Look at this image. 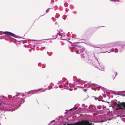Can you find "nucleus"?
<instances>
[{"instance_id":"1","label":"nucleus","mask_w":125,"mask_h":125,"mask_svg":"<svg viewBox=\"0 0 125 125\" xmlns=\"http://www.w3.org/2000/svg\"><path fill=\"white\" fill-rule=\"evenodd\" d=\"M111 102L112 104H114L115 106H116L120 109L122 110H125V102L120 103V102H117L118 103H117L115 101H112Z\"/></svg>"},{"instance_id":"2","label":"nucleus","mask_w":125,"mask_h":125,"mask_svg":"<svg viewBox=\"0 0 125 125\" xmlns=\"http://www.w3.org/2000/svg\"><path fill=\"white\" fill-rule=\"evenodd\" d=\"M103 115H99L94 117V120L91 121L89 120L90 122H102L104 121L103 120L104 118L103 117Z\"/></svg>"},{"instance_id":"3","label":"nucleus","mask_w":125,"mask_h":125,"mask_svg":"<svg viewBox=\"0 0 125 125\" xmlns=\"http://www.w3.org/2000/svg\"><path fill=\"white\" fill-rule=\"evenodd\" d=\"M19 96H18L17 97H16V99L15 100V104L17 103L18 104L17 105V106L18 105H19V106H20V104L23 103L25 101L21 98H20V97H18Z\"/></svg>"},{"instance_id":"4","label":"nucleus","mask_w":125,"mask_h":125,"mask_svg":"<svg viewBox=\"0 0 125 125\" xmlns=\"http://www.w3.org/2000/svg\"><path fill=\"white\" fill-rule=\"evenodd\" d=\"M75 125H94L93 123L92 124L88 120H85L83 123H77L75 124Z\"/></svg>"},{"instance_id":"5","label":"nucleus","mask_w":125,"mask_h":125,"mask_svg":"<svg viewBox=\"0 0 125 125\" xmlns=\"http://www.w3.org/2000/svg\"><path fill=\"white\" fill-rule=\"evenodd\" d=\"M3 34H6L8 35H10L11 36L15 38H17L18 37V36H17L16 35L12 32L9 31H3Z\"/></svg>"},{"instance_id":"6","label":"nucleus","mask_w":125,"mask_h":125,"mask_svg":"<svg viewBox=\"0 0 125 125\" xmlns=\"http://www.w3.org/2000/svg\"><path fill=\"white\" fill-rule=\"evenodd\" d=\"M82 49H79L80 48L79 47H75V48H76L77 50V51H76V53L77 54L79 53L80 54L84 52L85 49L84 47H81Z\"/></svg>"},{"instance_id":"7","label":"nucleus","mask_w":125,"mask_h":125,"mask_svg":"<svg viewBox=\"0 0 125 125\" xmlns=\"http://www.w3.org/2000/svg\"><path fill=\"white\" fill-rule=\"evenodd\" d=\"M94 57L96 61H95V63H94L93 65H94L95 67L97 68L98 66H100L98 60L97 58L95 56H94Z\"/></svg>"},{"instance_id":"8","label":"nucleus","mask_w":125,"mask_h":125,"mask_svg":"<svg viewBox=\"0 0 125 125\" xmlns=\"http://www.w3.org/2000/svg\"><path fill=\"white\" fill-rule=\"evenodd\" d=\"M20 93H19L18 94L16 95L15 96H13L12 97L11 95H8V97L9 98L11 99V100H14V101L16 99V97H17L18 96H19L20 95H20H19Z\"/></svg>"},{"instance_id":"9","label":"nucleus","mask_w":125,"mask_h":125,"mask_svg":"<svg viewBox=\"0 0 125 125\" xmlns=\"http://www.w3.org/2000/svg\"><path fill=\"white\" fill-rule=\"evenodd\" d=\"M118 51V49L117 48H112L111 49V50L109 52H107V51H106V52H104V53H105L106 52H107L108 53H110L111 52H117Z\"/></svg>"},{"instance_id":"10","label":"nucleus","mask_w":125,"mask_h":125,"mask_svg":"<svg viewBox=\"0 0 125 125\" xmlns=\"http://www.w3.org/2000/svg\"><path fill=\"white\" fill-rule=\"evenodd\" d=\"M124 45H123L122 46L120 44H119L118 45V49L120 51H122L124 50V49L123 48V46Z\"/></svg>"},{"instance_id":"11","label":"nucleus","mask_w":125,"mask_h":125,"mask_svg":"<svg viewBox=\"0 0 125 125\" xmlns=\"http://www.w3.org/2000/svg\"><path fill=\"white\" fill-rule=\"evenodd\" d=\"M81 57L82 58H83L84 59L85 58L86 56L87 55L86 53L84 52L82 53L81 54Z\"/></svg>"},{"instance_id":"12","label":"nucleus","mask_w":125,"mask_h":125,"mask_svg":"<svg viewBox=\"0 0 125 125\" xmlns=\"http://www.w3.org/2000/svg\"><path fill=\"white\" fill-rule=\"evenodd\" d=\"M80 44V43L79 42H74L73 43V45L75 46L74 47V48H75V47H77V46H79L80 45L79 44Z\"/></svg>"},{"instance_id":"13","label":"nucleus","mask_w":125,"mask_h":125,"mask_svg":"<svg viewBox=\"0 0 125 125\" xmlns=\"http://www.w3.org/2000/svg\"><path fill=\"white\" fill-rule=\"evenodd\" d=\"M87 62L89 64L91 65H93V64L94 63V62H93V61L92 60L89 59H88Z\"/></svg>"},{"instance_id":"14","label":"nucleus","mask_w":125,"mask_h":125,"mask_svg":"<svg viewBox=\"0 0 125 125\" xmlns=\"http://www.w3.org/2000/svg\"><path fill=\"white\" fill-rule=\"evenodd\" d=\"M76 81L77 82H79L83 83H84V81L82 80L79 79H76Z\"/></svg>"},{"instance_id":"15","label":"nucleus","mask_w":125,"mask_h":125,"mask_svg":"<svg viewBox=\"0 0 125 125\" xmlns=\"http://www.w3.org/2000/svg\"><path fill=\"white\" fill-rule=\"evenodd\" d=\"M42 90V89L40 88V89H37V90H32V91H33V92H34V93H32V94H34L35 93L39 92V91ZM31 91H32V90H31Z\"/></svg>"},{"instance_id":"16","label":"nucleus","mask_w":125,"mask_h":125,"mask_svg":"<svg viewBox=\"0 0 125 125\" xmlns=\"http://www.w3.org/2000/svg\"><path fill=\"white\" fill-rule=\"evenodd\" d=\"M97 68L101 71H103L104 70V68L101 67L100 66H98Z\"/></svg>"},{"instance_id":"17","label":"nucleus","mask_w":125,"mask_h":125,"mask_svg":"<svg viewBox=\"0 0 125 125\" xmlns=\"http://www.w3.org/2000/svg\"><path fill=\"white\" fill-rule=\"evenodd\" d=\"M77 108H78L77 107H73L72 108H71V109H69V110L70 111L72 109L73 110H75L77 109Z\"/></svg>"},{"instance_id":"18","label":"nucleus","mask_w":125,"mask_h":125,"mask_svg":"<svg viewBox=\"0 0 125 125\" xmlns=\"http://www.w3.org/2000/svg\"><path fill=\"white\" fill-rule=\"evenodd\" d=\"M95 85L96 84L95 83H91L90 84L89 86L90 87H91L92 86H95Z\"/></svg>"},{"instance_id":"19","label":"nucleus","mask_w":125,"mask_h":125,"mask_svg":"<svg viewBox=\"0 0 125 125\" xmlns=\"http://www.w3.org/2000/svg\"><path fill=\"white\" fill-rule=\"evenodd\" d=\"M63 37H62L61 35L60 34H59L58 33V37H57V38H63Z\"/></svg>"},{"instance_id":"20","label":"nucleus","mask_w":125,"mask_h":125,"mask_svg":"<svg viewBox=\"0 0 125 125\" xmlns=\"http://www.w3.org/2000/svg\"><path fill=\"white\" fill-rule=\"evenodd\" d=\"M66 15H64L63 16L62 18L64 20H65L66 19Z\"/></svg>"},{"instance_id":"21","label":"nucleus","mask_w":125,"mask_h":125,"mask_svg":"<svg viewBox=\"0 0 125 125\" xmlns=\"http://www.w3.org/2000/svg\"><path fill=\"white\" fill-rule=\"evenodd\" d=\"M15 109V108H13L12 109H9V111H14Z\"/></svg>"},{"instance_id":"22","label":"nucleus","mask_w":125,"mask_h":125,"mask_svg":"<svg viewBox=\"0 0 125 125\" xmlns=\"http://www.w3.org/2000/svg\"><path fill=\"white\" fill-rule=\"evenodd\" d=\"M5 98V97H4V96L3 95L2 96V95H0V98L1 99V98Z\"/></svg>"},{"instance_id":"23","label":"nucleus","mask_w":125,"mask_h":125,"mask_svg":"<svg viewBox=\"0 0 125 125\" xmlns=\"http://www.w3.org/2000/svg\"><path fill=\"white\" fill-rule=\"evenodd\" d=\"M77 47H79L80 48L79 49H82V48H81V47H83L81 46L80 45L79 46H77Z\"/></svg>"},{"instance_id":"24","label":"nucleus","mask_w":125,"mask_h":125,"mask_svg":"<svg viewBox=\"0 0 125 125\" xmlns=\"http://www.w3.org/2000/svg\"><path fill=\"white\" fill-rule=\"evenodd\" d=\"M55 38H51V39H46L44 40H52V39H55Z\"/></svg>"},{"instance_id":"25","label":"nucleus","mask_w":125,"mask_h":125,"mask_svg":"<svg viewBox=\"0 0 125 125\" xmlns=\"http://www.w3.org/2000/svg\"><path fill=\"white\" fill-rule=\"evenodd\" d=\"M55 121V120H53L52 121H51L50 122V123H52V122H54Z\"/></svg>"},{"instance_id":"26","label":"nucleus","mask_w":125,"mask_h":125,"mask_svg":"<svg viewBox=\"0 0 125 125\" xmlns=\"http://www.w3.org/2000/svg\"><path fill=\"white\" fill-rule=\"evenodd\" d=\"M84 85H83V86H81V87H80L79 86H77V87H80V88H81V87H83V86L84 87Z\"/></svg>"},{"instance_id":"27","label":"nucleus","mask_w":125,"mask_h":125,"mask_svg":"<svg viewBox=\"0 0 125 125\" xmlns=\"http://www.w3.org/2000/svg\"><path fill=\"white\" fill-rule=\"evenodd\" d=\"M50 8H48V9L47 10H46V12L47 13L48 12L49 9H50Z\"/></svg>"},{"instance_id":"28","label":"nucleus","mask_w":125,"mask_h":125,"mask_svg":"<svg viewBox=\"0 0 125 125\" xmlns=\"http://www.w3.org/2000/svg\"><path fill=\"white\" fill-rule=\"evenodd\" d=\"M115 77L117 75V72H115Z\"/></svg>"},{"instance_id":"29","label":"nucleus","mask_w":125,"mask_h":125,"mask_svg":"<svg viewBox=\"0 0 125 125\" xmlns=\"http://www.w3.org/2000/svg\"><path fill=\"white\" fill-rule=\"evenodd\" d=\"M58 33H57L55 35V36L56 38L57 37H58Z\"/></svg>"},{"instance_id":"30","label":"nucleus","mask_w":125,"mask_h":125,"mask_svg":"<svg viewBox=\"0 0 125 125\" xmlns=\"http://www.w3.org/2000/svg\"><path fill=\"white\" fill-rule=\"evenodd\" d=\"M122 120L125 123V119H122Z\"/></svg>"},{"instance_id":"31","label":"nucleus","mask_w":125,"mask_h":125,"mask_svg":"<svg viewBox=\"0 0 125 125\" xmlns=\"http://www.w3.org/2000/svg\"><path fill=\"white\" fill-rule=\"evenodd\" d=\"M94 97L95 98L94 99H95V100H97V99H98V98H96V97L95 96H94Z\"/></svg>"},{"instance_id":"32","label":"nucleus","mask_w":125,"mask_h":125,"mask_svg":"<svg viewBox=\"0 0 125 125\" xmlns=\"http://www.w3.org/2000/svg\"><path fill=\"white\" fill-rule=\"evenodd\" d=\"M64 82V81H62L61 80V81H60L59 82H60V83H61V84H62V82Z\"/></svg>"},{"instance_id":"33","label":"nucleus","mask_w":125,"mask_h":125,"mask_svg":"<svg viewBox=\"0 0 125 125\" xmlns=\"http://www.w3.org/2000/svg\"><path fill=\"white\" fill-rule=\"evenodd\" d=\"M3 104L2 103H0V106H3Z\"/></svg>"},{"instance_id":"34","label":"nucleus","mask_w":125,"mask_h":125,"mask_svg":"<svg viewBox=\"0 0 125 125\" xmlns=\"http://www.w3.org/2000/svg\"><path fill=\"white\" fill-rule=\"evenodd\" d=\"M32 41H38L39 40H31Z\"/></svg>"},{"instance_id":"35","label":"nucleus","mask_w":125,"mask_h":125,"mask_svg":"<svg viewBox=\"0 0 125 125\" xmlns=\"http://www.w3.org/2000/svg\"><path fill=\"white\" fill-rule=\"evenodd\" d=\"M121 95L122 96H125V94H122Z\"/></svg>"},{"instance_id":"36","label":"nucleus","mask_w":125,"mask_h":125,"mask_svg":"<svg viewBox=\"0 0 125 125\" xmlns=\"http://www.w3.org/2000/svg\"><path fill=\"white\" fill-rule=\"evenodd\" d=\"M101 106H97V108L99 109H100V107Z\"/></svg>"},{"instance_id":"37","label":"nucleus","mask_w":125,"mask_h":125,"mask_svg":"<svg viewBox=\"0 0 125 125\" xmlns=\"http://www.w3.org/2000/svg\"><path fill=\"white\" fill-rule=\"evenodd\" d=\"M97 100H98V101H101V99H98H98H97Z\"/></svg>"},{"instance_id":"38","label":"nucleus","mask_w":125,"mask_h":125,"mask_svg":"<svg viewBox=\"0 0 125 125\" xmlns=\"http://www.w3.org/2000/svg\"><path fill=\"white\" fill-rule=\"evenodd\" d=\"M122 111H123V113L124 114H125V110H123Z\"/></svg>"},{"instance_id":"39","label":"nucleus","mask_w":125,"mask_h":125,"mask_svg":"<svg viewBox=\"0 0 125 125\" xmlns=\"http://www.w3.org/2000/svg\"><path fill=\"white\" fill-rule=\"evenodd\" d=\"M62 86V85H59L58 86L59 88H61V86Z\"/></svg>"},{"instance_id":"40","label":"nucleus","mask_w":125,"mask_h":125,"mask_svg":"<svg viewBox=\"0 0 125 125\" xmlns=\"http://www.w3.org/2000/svg\"><path fill=\"white\" fill-rule=\"evenodd\" d=\"M66 4L65 3H64V6H65V7H66Z\"/></svg>"},{"instance_id":"41","label":"nucleus","mask_w":125,"mask_h":125,"mask_svg":"<svg viewBox=\"0 0 125 125\" xmlns=\"http://www.w3.org/2000/svg\"><path fill=\"white\" fill-rule=\"evenodd\" d=\"M61 40H66V39H61Z\"/></svg>"},{"instance_id":"42","label":"nucleus","mask_w":125,"mask_h":125,"mask_svg":"<svg viewBox=\"0 0 125 125\" xmlns=\"http://www.w3.org/2000/svg\"><path fill=\"white\" fill-rule=\"evenodd\" d=\"M61 83H60L59 82L58 83H57V84H61Z\"/></svg>"},{"instance_id":"43","label":"nucleus","mask_w":125,"mask_h":125,"mask_svg":"<svg viewBox=\"0 0 125 125\" xmlns=\"http://www.w3.org/2000/svg\"><path fill=\"white\" fill-rule=\"evenodd\" d=\"M50 86H49V89H51V88H52V86H51V88H50V87H50Z\"/></svg>"},{"instance_id":"44","label":"nucleus","mask_w":125,"mask_h":125,"mask_svg":"<svg viewBox=\"0 0 125 125\" xmlns=\"http://www.w3.org/2000/svg\"><path fill=\"white\" fill-rule=\"evenodd\" d=\"M84 104H82V107H84Z\"/></svg>"},{"instance_id":"45","label":"nucleus","mask_w":125,"mask_h":125,"mask_svg":"<svg viewBox=\"0 0 125 125\" xmlns=\"http://www.w3.org/2000/svg\"><path fill=\"white\" fill-rule=\"evenodd\" d=\"M29 92H28L27 93V94H30V93H29Z\"/></svg>"},{"instance_id":"46","label":"nucleus","mask_w":125,"mask_h":125,"mask_svg":"<svg viewBox=\"0 0 125 125\" xmlns=\"http://www.w3.org/2000/svg\"><path fill=\"white\" fill-rule=\"evenodd\" d=\"M17 38H22V37H18H18Z\"/></svg>"},{"instance_id":"47","label":"nucleus","mask_w":125,"mask_h":125,"mask_svg":"<svg viewBox=\"0 0 125 125\" xmlns=\"http://www.w3.org/2000/svg\"><path fill=\"white\" fill-rule=\"evenodd\" d=\"M112 1H113L114 2H115V1H116V0H112Z\"/></svg>"},{"instance_id":"48","label":"nucleus","mask_w":125,"mask_h":125,"mask_svg":"<svg viewBox=\"0 0 125 125\" xmlns=\"http://www.w3.org/2000/svg\"><path fill=\"white\" fill-rule=\"evenodd\" d=\"M45 48V47H42L41 48H43V49H44V48Z\"/></svg>"},{"instance_id":"49","label":"nucleus","mask_w":125,"mask_h":125,"mask_svg":"<svg viewBox=\"0 0 125 125\" xmlns=\"http://www.w3.org/2000/svg\"><path fill=\"white\" fill-rule=\"evenodd\" d=\"M67 125H71V124H67Z\"/></svg>"},{"instance_id":"50","label":"nucleus","mask_w":125,"mask_h":125,"mask_svg":"<svg viewBox=\"0 0 125 125\" xmlns=\"http://www.w3.org/2000/svg\"><path fill=\"white\" fill-rule=\"evenodd\" d=\"M67 9L66 8V10H65L66 11H67Z\"/></svg>"},{"instance_id":"51","label":"nucleus","mask_w":125,"mask_h":125,"mask_svg":"<svg viewBox=\"0 0 125 125\" xmlns=\"http://www.w3.org/2000/svg\"><path fill=\"white\" fill-rule=\"evenodd\" d=\"M26 45H24V46H25L26 47Z\"/></svg>"},{"instance_id":"52","label":"nucleus","mask_w":125,"mask_h":125,"mask_svg":"<svg viewBox=\"0 0 125 125\" xmlns=\"http://www.w3.org/2000/svg\"><path fill=\"white\" fill-rule=\"evenodd\" d=\"M73 86H74V84H73Z\"/></svg>"},{"instance_id":"53","label":"nucleus","mask_w":125,"mask_h":125,"mask_svg":"<svg viewBox=\"0 0 125 125\" xmlns=\"http://www.w3.org/2000/svg\"><path fill=\"white\" fill-rule=\"evenodd\" d=\"M18 41V42H20V41Z\"/></svg>"},{"instance_id":"54","label":"nucleus","mask_w":125,"mask_h":125,"mask_svg":"<svg viewBox=\"0 0 125 125\" xmlns=\"http://www.w3.org/2000/svg\"><path fill=\"white\" fill-rule=\"evenodd\" d=\"M91 89H92V90H93V88H91Z\"/></svg>"},{"instance_id":"55","label":"nucleus","mask_w":125,"mask_h":125,"mask_svg":"<svg viewBox=\"0 0 125 125\" xmlns=\"http://www.w3.org/2000/svg\"><path fill=\"white\" fill-rule=\"evenodd\" d=\"M115 77L114 78H113V80H114V79H115Z\"/></svg>"},{"instance_id":"56","label":"nucleus","mask_w":125,"mask_h":125,"mask_svg":"<svg viewBox=\"0 0 125 125\" xmlns=\"http://www.w3.org/2000/svg\"><path fill=\"white\" fill-rule=\"evenodd\" d=\"M103 96L104 97H105V96H104V95H103Z\"/></svg>"},{"instance_id":"57","label":"nucleus","mask_w":125,"mask_h":125,"mask_svg":"<svg viewBox=\"0 0 125 125\" xmlns=\"http://www.w3.org/2000/svg\"><path fill=\"white\" fill-rule=\"evenodd\" d=\"M96 108V107H95V108H94V109H95Z\"/></svg>"},{"instance_id":"58","label":"nucleus","mask_w":125,"mask_h":125,"mask_svg":"<svg viewBox=\"0 0 125 125\" xmlns=\"http://www.w3.org/2000/svg\"><path fill=\"white\" fill-rule=\"evenodd\" d=\"M63 125H66L65 124H63Z\"/></svg>"},{"instance_id":"59","label":"nucleus","mask_w":125,"mask_h":125,"mask_svg":"<svg viewBox=\"0 0 125 125\" xmlns=\"http://www.w3.org/2000/svg\"><path fill=\"white\" fill-rule=\"evenodd\" d=\"M118 116H119V115H117L116 116H117V117H118Z\"/></svg>"},{"instance_id":"60","label":"nucleus","mask_w":125,"mask_h":125,"mask_svg":"<svg viewBox=\"0 0 125 125\" xmlns=\"http://www.w3.org/2000/svg\"><path fill=\"white\" fill-rule=\"evenodd\" d=\"M95 47H97V46H95Z\"/></svg>"},{"instance_id":"61","label":"nucleus","mask_w":125,"mask_h":125,"mask_svg":"<svg viewBox=\"0 0 125 125\" xmlns=\"http://www.w3.org/2000/svg\"><path fill=\"white\" fill-rule=\"evenodd\" d=\"M38 43H39V42H38Z\"/></svg>"},{"instance_id":"62","label":"nucleus","mask_w":125,"mask_h":125,"mask_svg":"<svg viewBox=\"0 0 125 125\" xmlns=\"http://www.w3.org/2000/svg\"><path fill=\"white\" fill-rule=\"evenodd\" d=\"M2 34H0V35H2Z\"/></svg>"},{"instance_id":"63","label":"nucleus","mask_w":125,"mask_h":125,"mask_svg":"<svg viewBox=\"0 0 125 125\" xmlns=\"http://www.w3.org/2000/svg\"><path fill=\"white\" fill-rule=\"evenodd\" d=\"M24 95H22V96H24Z\"/></svg>"},{"instance_id":"64","label":"nucleus","mask_w":125,"mask_h":125,"mask_svg":"<svg viewBox=\"0 0 125 125\" xmlns=\"http://www.w3.org/2000/svg\"><path fill=\"white\" fill-rule=\"evenodd\" d=\"M39 63H38V66H39Z\"/></svg>"}]
</instances>
